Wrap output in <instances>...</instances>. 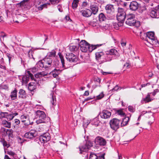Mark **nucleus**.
Wrapping results in <instances>:
<instances>
[{"mask_svg":"<svg viewBox=\"0 0 159 159\" xmlns=\"http://www.w3.org/2000/svg\"><path fill=\"white\" fill-rule=\"evenodd\" d=\"M59 61L57 60L53 61L52 58L46 56L42 60L39 61L37 65L38 66L45 69H49L53 66L59 68Z\"/></svg>","mask_w":159,"mask_h":159,"instance_id":"1","label":"nucleus"},{"mask_svg":"<svg viewBox=\"0 0 159 159\" xmlns=\"http://www.w3.org/2000/svg\"><path fill=\"white\" fill-rule=\"evenodd\" d=\"M150 15L151 17L153 18H158L159 17V15H157V13L154 8L151 11Z\"/></svg>","mask_w":159,"mask_h":159,"instance_id":"26","label":"nucleus"},{"mask_svg":"<svg viewBox=\"0 0 159 159\" xmlns=\"http://www.w3.org/2000/svg\"><path fill=\"white\" fill-rule=\"evenodd\" d=\"M119 89V87L117 86H116L113 89H111L112 91H117Z\"/></svg>","mask_w":159,"mask_h":159,"instance_id":"63","label":"nucleus"},{"mask_svg":"<svg viewBox=\"0 0 159 159\" xmlns=\"http://www.w3.org/2000/svg\"><path fill=\"white\" fill-rule=\"evenodd\" d=\"M17 92L16 89H15L11 93L10 97L12 100H15L17 98Z\"/></svg>","mask_w":159,"mask_h":159,"instance_id":"31","label":"nucleus"},{"mask_svg":"<svg viewBox=\"0 0 159 159\" xmlns=\"http://www.w3.org/2000/svg\"><path fill=\"white\" fill-rule=\"evenodd\" d=\"M119 56V53L116 49L112 48L110 49V61L116 59Z\"/></svg>","mask_w":159,"mask_h":159,"instance_id":"16","label":"nucleus"},{"mask_svg":"<svg viewBox=\"0 0 159 159\" xmlns=\"http://www.w3.org/2000/svg\"><path fill=\"white\" fill-rule=\"evenodd\" d=\"M99 19L100 21H105L107 20V18L104 14L101 13L99 15Z\"/></svg>","mask_w":159,"mask_h":159,"instance_id":"35","label":"nucleus"},{"mask_svg":"<svg viewBox=\"0 0 159 159\" xmlns=\"http://www.w3.org/2000/svg\"><path fill=\"white\" fill-rule=\"evenodd\" d=\"M57 8L59 11L61 12L62 11V7L61 5H59L57 6Z\"/></svg>","mask_w":159,"mask_h":159,"instance_id":"62","label":"nucleus"},{"mask_svg":"<svg viewBox=\"0 0 159 159\" xmlns=\"http://www.w3.org/2000/svg\"><path fill=\"white\" fill-rule=\"evenodd\" d=\"M101 118L107 119L109 117V111L107 110H104L102 113H100Z\"/></svg>","mask_w":159,"mask_h":159,"instance_id":"22","label":"nucleus"},{"mask_svg":"<svg viewBox=\"0 0 159 159\" xmlns=\"http://www.w3.org/2000/svg\"><path fill=\"white\" fill-rule=\"evenodd\" d=\"M130 120L128 116L126 117L123 119L122 122H121V126H124L126 125Z\"/></svg>","mask_w":159,"mask_h":159,"instance_id":"28","label":"nucleus"},{"mask_svg":"<svg viewBox=\"0 0 159 159\" xmlns=\"http://www.w3.org/2000/svg\"><path fill=\"white\" fill-rule=\"evenodd\" d=\"M93 146V143L90 141H87L84 145L79 147L80 152L82 154L83 152H86L87 150Z\"/></svg>","mask_w":159,"mask_h":159,"instance_id":"10","label":"nucleus"},{"mask_svg":"<svg viewBox=\"0 0 159 159\" xmlns=\"http://www.w3.org/2000/svg\"><path fill=\"white\" fill-rule=\"evenodd\" d=\"M7 112H1L0 113V117L6 118L7 115Z\"/></svg>","mask_w":159,"mask_h":159,"instance_id":"46","label":"nucleus"},{"mask_svg":"<svg viewBox=\"0 0 159 159\" xmlns=\"http://www.w3.org/2000/svg\"><path fill=\"white\" fill-rule=\"evenodd\" d=\"M153 99L150 98V93H148L145 98H143L141 101L142 104L151 102Z\"/></svg>","mask_w":159,"mask_h":159,"instance_id":"20","label":"nucleus"},{"mask_svg":"<svg viewBox=\"0 0 159 159\" xmlns=\"http://www.w3.org/2000/svg\"><path fill=\"white\" fill-rule=\"evenodd\" d=\"M118 114L121 116H124L125 115V114L121 110H118L117 111Z\"/></svg>","mask_w":159,"mask_h":159,"instance_id":"55","label":"nucleus"},{"mask_svg":"<svg viewBox=\"0 0 159 159\" xmlns=\"http://www.w3.org/2000/svg\"><path fill=\"white\" fill-rule=\"evenodd\" d=\"M33 51L32 50H30L28 52V57L30 58H34L32 54Z\"/></svg>","mask_w":159,"mask_h":159,"instance_id":"52","label":"nucleus"},{"mask_svg":"<svg viewBox=\"0 0 159 159\" xmlns=\"http://www.w3.org/2000/svg\"><path fill=\"white\" fill-rule=\"evenodd\" d=\"M79 0H74L72 3V7L74 9H75L77 8L79 3Z\"/></svg>","mask_w":159,"mask_h":159,"instance_id":"37","label":"nucleus"},{"mask_svg":"<svg viewBox=\"0 0 159 159\" xmlns=\"http://www.w3.org/2000/svg\"><path fill=\"white\" fill-rule=\"evenodd\" d=\"M95 145L94 146V148H98L99 146L105 145L106 143V142L102 138L98 136L95 139Z\"/></svg>","mask_w":159,"mask_h":159,"instance_id":"8","label":"nucleus"},{"mask_svg":"<svg viewBox=\"0 0 159 159\" xmlns=\"http://www.w3.org/2000/svg\"><path fill=\"white\" fill-rule=\"evenodd\" d=\"M36 117L39 119L36 121V123L37 124L41 123H46L49 120V118L46 117L44 112L40 110L37 111L36 112Z\"/></svg>","mask_w":159,"mask_h":159,"instance_id":"3","label":"nucleus"},{"mask_svg":"<svg viewBox=\"0 0 159 159\" xmlns=\"http://www.w3.org/2000/svg\"><path fill=\"white\" fill-rule=\"evenodd\" d=\"M6 118L8 121L11 120L14 118L13 116V114H12L11 113H9L8 112L7 115V117Z\"/></svg>","mask_w":159,"mask_h":159,"instance_id":"42","label":"nucleus"},{"mask_svg":"<svg viewBox=\"0 0 159 159\" xmlns=\"http://www.w3.org/2000/svg\"><path fill=\"white\" fill-rule=\"evenodd\" d=\"M6 36V35L4 33L2 32L0 34V39L1 40H2L1 38H2L3 39Z\"/></svg>","mask_w":159,"mask_h":159,"instance_id":"58","label":"nucleus"},{"mask_svg":"<svg viewBox=\"0 0 159 159\" xmlns=\"http://www.w3.org/2000/svg\"><path fill=\"white\" fill-rule=\"evenodd\" d=\"M89 4L87 2H84L82 3V7L83 8H85L88 7Z\"/></svg>","mask_w":159,"mask_h":159,"instance_id":"53","label":"nucleus"},{"mask_svg":"<svg viewBox=\"0 0 159 159\" xmlns=\"http://www.w3.org/2000/svg\"><path fill=\"white\" fill-rule=\"evenodd\" d=\"M19 98L23 99L25 98L26 97V93L25 91L23 89H20L19 92Z\"/></svg>","mask_w":159,"mask_h":159,"instance_id":"25","label":"nucleus"},{"mask_svg":"<svg viewBox=\"0 0 159 159\" xmlns=\"http://www.w3.org/2000/svg\"><path fill=\"white\" fill-rule=\"evenodd\" d=\"M103 53L102 52H98L95 53L96 58L97 60H99L101 57L103 56Z\"/></svg>","mask_w":159,"mask_h":159,"instance_id":"40","label":"nucleus"},{"mask_svg":"<svg viewBox=\"0 0 159 159\" xmlns=\"http://www.w3.org/2000/svg\"><path fill=\"white\" fill-rule=\"evenodd\" d=\"M120 122V120L114 118L110 121V126L113 130L119 128V124Z\"/></svg>","mask_w":159,"mask_h":159,"instance_id":"12","label":"nucleus"},{"mask_svg":"<svg viewBox=\"0 0 159 159\" xmlns=\"http://www.w3.org/2000/svg\"><path fill=\"white\" fill-rule=\"evenodd\" d=\"M20 120L22 122L24 123V124L25 125H28L30 124V122L26 115H21L20 116Z\"/></svg>","mask_w":159,"mask_h":159,"instance_id":"18","label":"nucleus"},{"mask_svg":"<svg viewBox=\"0 0 159 159\" xmlns=\"http://www.w3.org/2000/svg\"><path fill=\"white\" fill-rule=\"evenodd\" d=\"M52 5H57L58 3L61 0H49Z\"/></svg>","mask_w":159,"mask_h":159,"instance_id":"45","label":"nucleus"},{"mask_svg":"<svg viewBox=\"0 0 159 159\" xmlns=\"http://www.w3.org/2000/svg\"><path fill=\"white\" fill-rule=\"evenodd\" d=\"M30 78L32 80H34V81L36 82V80H35L33 75L31 73L30 71L28 70L27 71L25 75L22 77L21 79L22 84H26L29 81Z\"/></svg>","mask_w":159,"mask_h":159,"instance_id":"6","label":"nucleus"},{"mask_svg":"<svg viewBox=\"0 0 159 159\" xmlns=\"http://www.w3.org/2000/svg\"><path fill=\"white\" fill-rule=\"evenodd\" d=\"M157 13V14L159 16V5L154 8Z\"/></svg>","mask_w":159,"mask_h":159,"instance_id":"59","label":"nucleus"},{"mask_svg":"<svg viewBox=\"0 0 159 159\" xmlns=\"http://www.w3.org/2000/svg\"><path fill=\"white\" fill-rule=\"evenodd\" d=\"M102 45V44H97L96 45H90V44H88V51L92 52L93 50L96 49L98 47Z\"/></svg>","mask_w":159,"mask_h":159,"instance_id":"24","label":"nucleus"},{"mask_svg":"<svg viewBox=\"0 0 159 159\" xmlns=\"http://www.w3.org/2000/svg\"><path fill=\"white\" fill-rule=\"evenodd\" d=\"M97 23L93 21H91L90 23H89V25H91L93 27L96 26L97 25Z\"/></svg>","mask_w":159,"mask_h":159,"instance_id":"54","label":"nucleus"},{"mask_svg":"<svg viewBox=\"0 0 159 159\" xmlns=\"http://www.w3.org/2000/svg\"><path fill=\"white\" fill-rule=\"evenodd\" d=\"M51 96V99L50 101L51 103L53 105H55L56 103V100L55 96H54L53 93L52 92L50 94Z\"/></svg>","mask_w":159,"mask_h":159,"instance_id":"32","label":"nucleus"},{"mask_svg":"<svg viewBox=\"0 0 159 159\" xmlns=\"http://www.w3.org/2000/svg\"><path fill=\"white\" fill-rule=\"evenodd\" d=\"M90 8L91 10L92 14H96L98 12V7L97 5L96 4H92L90 6Z\"/></svg>","mask_w":159,"mask_h":159,"instance_id":"21","label":"nucleus"},{"mask_svg":"<svg viewBox=\"0 0 159 159\" xmlns=\"http://www.w3.org/2000/svg\"><path fill=\"white\" fill-rule=\"evenodd\" d=\"M51 4L50 3H47L41 5L40 6L37 7L39 11H41L43 9V8H47L48 5H50Z\"/></svg>","mask_w":159,"mask_h":159,"instance_id":"33","label":"nucleus"},{"mask_svg":"<svg viewBox=\"0 0 159 159\" xmlns=\"http://www.w3.org/2000/svg\"><path fill=\"white\" fill-rule=\"evenodd\" d=\"M37 135V132L35 130L32 129L29 132L26 133L24 137L25 138L31 139L35 137Z\"/></svg>","mask_w":159,"mask_h":159,"instance_id":"14","label":"nucleus"},{"mask_svg":"<svg viewBox=\"0 0 159 159\" xmlns=\"http://www.w3.org/2000/svg\"><path fill=\"white\" fill-rule=\"evenodd\" d=\"M51 139L50 134L47 132L41 135L39 137V141L43 143H45L49 141Z\"/></svg>","mask_w":159,"mask_h":159,"instance_id":"9","label":"nucleus"},{"mask_svg":"<svg viewBox=\"0 0 159 159\" xmlns=\"http://www.w3.org/2000/svg\"><path fill=\"white\" fill-rule=\"evenodd\" d=\"M28 1V0H23L18 3L17 5H20V7L26 5V3Z\"/></svg>","mask_w":159,"mask_h":159,"instance_id":"44","label":"nucleus"},{"mask_svg":"<svg viewBox=\"0 0 159 159\" xmlns=\"http://www.w3.org/2000/svg\"><path fill=\"white\" fill-rule=\"evenodd\" d=\"M117 10H118V9L116 6L110 4V16L112 17L111 19L116 18Z\"/></svg>","mask_w":159,"mask_h":159,"instance_id":"15","label":"nucleus"},{"mask_svg":"<svg viewBox=\"0 0 159 159\" xmlns=\"http://www.w3.org/2000/svg\"><path fill=\"white\" fill-rule=\"evenodd\" d=\"M56 54V52L53 50L51 52H48L46 56L47 57H55Z\"/></svg>","mask_w":159,"mask_h":159,"instance_id":"39","label":"nucleus"},{"mask_svg":"<svg viewBox=\"0 0 159 159\" xmlns=\"http://www.w3.org/2000/svg\"><path fill=\"white\" fill-rule=\"evenodd\" d=\"M36 83L31 82L29 84L28 89L31 91H33L36 87Z\"/></svg>","mask_w":159,"mask_h":159,"instance_id":"27","label":"nucleus"},{"mask_svg":"<svg viewBox=\"0 0 159 159\" xmlns=\"http://www.w3.org/2000/svg\"><path fill=\"white\" fill-rule=\"evenodd\" d=\"M143 36L145 37V40L150 43L152 42L153 44L155 43L156 41L154 32H148L146 34L143 33Z\"/></svg>","mask_w":159,"mask_h":159,"instance_id":"7","label":"nucleus"},{"mask_svg":"<svg viewBox=\"0 0 159 159\" xmlns=\"http://www.w3.org/2000/svg\"><path fill=\"white\" fill-rule=\"evenodd\" d=\"M98 154H96L94 152H91L89 159H98Z\"/></svg>","mask_w":159,"mask_h":159,"instance_id":"36","label":"nucleus"},{"mask_svg":"<svg viewBox=\"0 0 159 159\" xmlns=\"http://www.w3.org/2000/svg\"><path fill=\"white\" fill-rule=\"evenodd\" d=\"M7 153L8 154L11 155V156H14L15 154V153L11 151L8 152Z\"/></svg>","mask_w":159,"mask_h":159,"instance_id":"64","label":"nucleus"},{"mask_svg":"<svg viewBox=\"0 0 159 159\" xmlns=\"http://www.w3.org/2000/svg\"><path fill=\"white\" fill-rule=\"evenodd\" d=\"M47 74L44 71L37 73L34 75L35 77L36 78L41 77L43 76L47 75Z\"/></svg>","mask_w":159,"mask_h":159,"instance_id":"34","label":"nucleus"},{"mask_svg":"<svg viewBox=\"0 0 159 159\" xmlns=\"http://www.w3.org/2000/svg\"><path fill=\"white\" fill-rule=\"evenodd\" d=\"M2 124L5 127L7 128H10L11 126V123L7 121L6 120H3L2 121Z\"/></svg>","mask_w":159,"mask_h":159,"instance_id":"29","label":"nucleus"},{"mask_svg":"<svg viewBox=\"0 0 159 159\" xmlns=\"http://www.w3.org/2000/svg\"><path fill=\"white\" fill-rule=\"evenodd\" d=\"M66 57L67 60L71 63L76 62L78 60L77 56L71 53H67Z\"/></svg>","mask_w":159,"mask_h":159,"instance_id":"11","label":"nucleus"},{"mask_svg":"<svg viewBox=\"0 0 159 159\" xmlns=\"http://www.w3.org/2000/svg\"><path fill=\"white\" fill-rule=\"evenodd\" d=\"M126 13L124 10L121 8H118V13L116 15V18L117 20L121 23H123L125 18Z\"/></svg>","mask_w":159,"mask_h":159,"instance_id":"5","label":"nucleus"},{"mask_svg":"<svg viewBox=\"0 0 159 159\" xmlns=\"http://www.w3.org/2000/svg\"><path fill=\"white\" fill-rule=\"evenodd\" d=\"M58 55L60 59L62 66L60 69H57L55 68L50 72V74L52 75L54 78L57 77L58 76V75L61 73L63 70L67 68L65 66V61L63 55L60 52H59Z\"/></svg>","mask_w":159,"mask_h":159,"instance_id":"2","label":"nucleus"},{"mask_svg":"<svg viewBox=\"0 0 159 159\" xmlns=\"http://www.w3.org/2000/svg\"><path fill=\"white\" fill-rule=\"evenodd\" d=\"M111 23H112V24L110 26V28H111V29H112L113 28H114L116 30H118L119 29V25L116 22L112 21L111 22Z\"/></svg>","mask_w":159,"mask_h":159,"instance_id":"38","label":"nucleus"},{"mask_svg":"<svg viewBox=\"0 0 159 159\" xmlns=\"http://www.w3.org/2000/svg\"><path fill=\"white\" fill-rule=\"evenodd\" d=\"M6 133L9 137H12L13 131L12 129H7Z\"/></svg>","mask_w":159,"mask_h":159,"instance_id":"41","label":"nucleus"},{"mask_svg":"<svg viewBox=\"0 0 159 159\" xmlns=\"http://www.w3.org/2000/svg\"><path fill=\"white\" fill-rule=\"evenodd\" d=\"M80 12L83 16L85 17H90L92 15L91 10L89 9H87L86 10H82Z\"/></svg>","mask_w":159,"mask_h":159,"instance_id":"19","label":"nucleus"},{"mask_svg":"<svg viewBox=\"0 0 159 159\" xmlns=\"http://www.w3.org/2000/svg\"><path fill=\"white\" fill-rule=\"evenodd\" d=\"M100 123V121L99 120L98 118L96 117L93 119L90 122V123L93 125H94L96 126H98Z\"/></svg>","mask_w":159,"mask_h":159,"instance_id":"23","label":"nucleus"},{"mask_svg":"<svg viewBox=\"0 0 159 159\" xmlns=\"http://www.w3.org/2000/svg\"><path fill=\"white\" fill-rule=\"evenodd\" d=\"M79 47V46H78L70 45L69 48L70 51L75 52H77L78 50Z\"/></svg>","mask_w":159,"mask_h":159,"instance_id":"30","label":"nucleus"},{"mask_svg":"<svg viewBox=\"0 0 159 159\" xmlns=\"http://www.w3.org/2000/svg\"><path fill=\"white\" fill-rule=\"evenodd\" d=\"M1 142L4 147H6L7 148H8L10 147L9 144L4 139L1 141Z\"/></svg>","mask_w":159,"mask_h":159,"instance_id":"43","label":"nucleus"},{"mask_svg":"<svg viewBox=\"0 0 159 159\" xmlns=\"http://www.w3.org/2000/svg\"><path fill=\"white\" fill-rule=\"evenodd\" d=\"M104 94L103 92L101 93L99 95L97 96L96 97V98L97 99H100L103 97Z\"/></svg>","mask_w":159,"mask_h":159,"instance_id":"50","label":"nucleus"},{"mask_svg":"<svg viewBox=\"0 0 159 159\" xmlns=\"http://www.w3.org/2000/svg\"><path fill=\"white\" fill-rule=\"evenodd\" d=\"M105 153H103L101 155L98 154V159H105L104 155Z\"/></svg>","mask_w":159,"mask_h":159,"instance_id":"56","label":"nucleus"},{"mask_svg":"<svg viewBox=\"0 0 159 159\" xmlns=\"http://www.w3.org/2000/svg\"><path fill=\"white\" fill-rule=\"evenodd\" d=\"M102 27L103 30H107L108 29L109 27V24H103V25Z\"/></svg>","mask_w":159,"mask_h":159,"instance_id":"47","label":"nucleus"},{"mask_svg":"<svg viewBox=\"0 0 159 159\" xmlns=\"http://www.w3.org/2000/svg\"><path fill=\"white\" fill-rule=\"evenodd\" d=\"M88 44L85 40H82L79 44V47H80V50L83 52H86L88 49Z\"/></svg>","mask_w":159,"mask_h":159,"instance_id":"13","label":"nucleus"},{"mask_svg":"<svg viewBox=\"0 0 159 159\" xmlns=\"http://www.w3.org/2000/svg\"><path fill=\"white\" fill-rule=\"evenodd\" d=\"M90 123V122H89V121H87L86 122H84L83 126L84 127H85L86 126H87Z\"/></svg>","mask_w":159,"mask_h":159,"instance_id":"61","label":"nucleus"},{"mask_svg":"<svg viewBox=\"0 0 159 159\" xmlns=\"http://www.w3.org/2000/svg\"><path fill=\"white\" fill-rule=\"evenodd\" d=\"M8 87L7 85L4 84H1L0 85V89H7Z\"/></svg>","mask_w":159,"mask_h":159,"instance_id":"48","label":"nucleus"},{"mask_svg":"<svg viewBox=\"0 0 159 159\" xmlns=\"http://www.w3.org/2000/svg\"><path fill=\"white\" fill-rule=\"evenodd\" d=\"M126 18L127 20L125 23L129 25L134 26L135 25L136 26V24L139 23L138 22L136 21L135 19V16L134 14H131L126 15Z\"/></svg>","mask_w":159,"mask_h":159,"instance_id":"4","label":"nucleus"},{"mask_svg":"<svg viewBox=\"0 0 159 159\" xmlns=\"http://www.w3.org/2000/svg\"><path fill=\"white\" fill-rule=\"evenodd\" d=\"M140 5L137 2L133 1L130 4L129 8L131 10L135 11L140 7Z\"/></svg>","mask_w":159,"mask_h":159,"instance_id":"17","label":"nucleus"},{"mask_svg":"<svg viewBox=\"0 0 159 159\" xmlns=\"http://www.w3.org/2000/svg\"><path fill=\"white\" fill-rule=\"evenodd\" d=\"M7 56L9 59V62H10L11 60L13 59V57L12 55L8 53L7 54Z\"/></svg>","mask_w":159,"mask_h":159,"instance_id":"49","label":"nucleus"},{"mask_svg":"<svg viewBox=\"0 0 159 159\" xmlns=\"http://www.w3.org/2000/svg\"><path fill=\"white\" fill-rule=\"evenodd\" d=\"M153 76L154 75L152 72H149L148 73V79H150L152 77H153Z\"/></svg>","mask_w":159,"mask_h":159,"instance_id":"60","label":"nucleus"},{"mask_svg":"<svg viewBox=\"0 0 159 159\" xmlns=\"http://www.w3.org/2000/svg\"><path fill=\"white\" fill-rule=\"evenodd\" d=\"M128 108L129 111L131 112H133L135 111L134 109L132 106H129Z\"/></svg>","mask_w":159,"mask_h":159,"instance_id":"57","label":"nucleus"},{"mask_svg":"<svg viewBox=\"0 0 159 159\" xmlns=\"http://www.w3.org/2000/svg\"><path fill=\"white\" fill-rule=\"evenodd\" d=\"M159 92V90L158 89H156L152 93H150V96L151 95H152L153 96H155V95L156 94V93H157Z\"/></svg>","mask_w":159,"mask_h":159,"instance_id":"51","label":"nucleus"}]
</instances>
